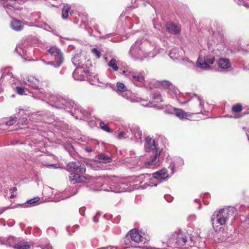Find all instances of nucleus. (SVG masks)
Segmentation results:
<instances>
[{
	"label": "nucleus",
	"mask_w": 249,
	"mask_h": 249,
	"mask_svg": "<svg viewBox=\"0 0 249 249\" xmlns=\"http://www.w3.org/2000/svg\"><path fill=\"white\" fill-rule=\"evenodd\" d=\"M47 52L54 58L55 62V68L60 67L63 61L62 53L60 49L56 46H52L47 50Z\"/></svg>",
	"instance_id": "11"
},
{
	"label": "nucleus",
	"mask_w": 249,
	"mask_h": 249,
	"mask_svg": "<svg viewBox=\"0 0 249 249\" xmlns=\"http://www.w3.org/2000/svg\"><path fill=\"white\" fill-rule=\"evenodd\" d=\"M169 113L170 114H175L176 116L180 120L187 119L188 117H191L192 114L189 112H186L181 109L170 107H169Z\"/></svg>",
	"instance_id": "15"
},
{
	"label": "nucleus",
	"mask_w": 249,
	"mask_h": 249,
	"mask_svg": "<svg viewBox=\"0 0 249 249\" xmlns=\"http://www.w3.org/2000/svg\"><path fill=\"white\" fill-rule=\"evenodd\" d=\"M85 150L88 152V153H90V152H91L92 151H93V149L92 147H86L85 148Z\"/></svg>",
	"instance_id": "54"
},
{
	"label": "nucleus",
	"mask_w": 249,
	"mask_h": 249,
	"mask_svg": "<svg viewBox=\"0 0 249 249\" xmlns=\"http://www.w3.org/2000/svg\"><path fill=\"white\" fill-rule=\"evenodd\" d=\"M122 74L125 77L129 78L133 83L139 82L142 83L144 81V73L140 72L139 73L124 71Z\"/></svg>",
	"instance_id": "13"
},
{
	"label": "nucleus",
	"mask_w": 249,
	"mask_h": 249,
	"mask_svg": "<svg viewBox=\"0 0 249 249\" xmlns=\"http://www.w3.org/2000/svg\"><path fill=\"white\" fill-rule=\"evenodd\" d=\"M68 166L74 171L80 173H84L86 171V167L84 163L80 161H72L69 163Z\"/></svg>",
	"instance_id": "21"
},
{
	"label": "nucleus",
	"mask_w": 249,
	"mask_h": 249,
	"mask_svg": "<svg viewBox=\"0 0 249 249\" xmlns=\"http://www.w3.org/2000/svg\"><path fill=\"white\" fill-rule=\"evenodd\" d=\"M28 90L24 87H16V91L18 94L20 95L27 94L26 92Z\"/></svg>",
	"instance_id": "36"
},
{
	"label": "nucleus",
	"mask_w": 249,
	"mask_h": 249,
	"mask_svg": "<svg viewBox=\"0 0 249 249\" xmlns=\"http://www.w3.org/2000/svg\"><path fill=\"white\" fill-rule=\"evenodd\" d=\"M132 135L137 142L141 143L142 142V131L139 126L133 125L130 128Z\"/></svg>",
	"instance_id": "22"
},
{
	"label": "nucleus",
	"mask_w": 249,
	"mask_h": 249,
	"mask_svg": "<svg viewBox=\"0 0 249 249\" xmlns=\"http://www.w3.org/2000/svg\"><path fill=\"white\" fill-rule=\"evenodd\" d=\"M100 215L99 213H97L95 216L93 217V220L95 223H97L98 222V217Z\"/></svg>",
	"instance_id": "50"
},
{
	"label": "nucleus",
	"mask_w": 249,
	"mask_h": 249,
	"mask_svg": "<svg viewBox=\"0 0 249 249\" xmlns=\"http://www.w3.org/2000/svg\"><path fill=\"white\" fill-rule=\"evenodd\" d=\"M24 25H27L30 26H34L32 23H29L28 22H22L21 20L16 19L15 18H13L10 22V26L11 28L16 31H21L24 27Z\"/></svg>",
	"instance_id": "17"
},
{
	"label": "nucleus",
	"mask_w": 249,
	"mask_h": 249,
	"mask_svg": "<svg viewBox=\"0 0 249 249\" xmlns=\"http://www.w3.org/2000/svg\"><path fill=\"white\" fill-rule=\"evenodd\" d=\"M10 190L16 192L17 190V187H14L10 189Z\"/></svg>",
	"instance_id": "60"
},
{
	"label": "nucleus",
	"mask_w": 249,
	"mask_h": 249,
	"mask_svg": "<svg viewBox=\"0 0 249 249\" xmlns=\"http://www.w3.org/2000/svg\"><path fill=\"white\" fill-rule=\"evenodd\" d=\"M246 133L247 136L248 137V139L249 141V131H247Z\"/></svg>",
	"instance_id": "63"
},
{
	"label": "nucleus",
	"mask_w": 249,
	"mask_h": 249,
	"mask_svg": "<svg viewBox=\"0 0 249 249\" xmlns=\"http://www.w3.org/2000/svg\"><path fill=\"white\" fill-rule=\"evenodd\" d=\"M13 247L15 249H30L31 245L27 242L22 241L15 244Z\"/></svg>",
	"instance_id": "31"
},
{
	"label": "nucleus",
	"mask_w": 249,
	"mask_h": 249,
	"mask_svg": "<svg viewBox=\"0 0 249 249\" xmlns=\"http://www.w3.org/2000/svg\"><path fill=\"white\" fill-rule=\"evenodd\" d=\"M236 209L231 206L214 212L211 217L213 227L215 224H219L220 225H226L228 220L230 218L233 219L236 216Z\"/></svg>",
	"instance_id": "3"
},
{
	"label": "nucleus",
	"mask_w": 249,
	"mask_h": 249,
	"mask_svg": "<svg viewBox=\"0 0 249 249\" xmlns=\"http://www.w3.org/2000/svg\"><path fill=\"white\" fill-rule=\"evenodd\" d=\"M116 87L118 92L122 93V96L123 97L126 98V93H123L124 91L127 90V88L125 86V85L123 83L118 82L116 83Z\"/></svg>",
	"instance_id": "32"
},
{
	"label": "nucleus",
	"mask_w": 249,
	"mask_h": 249,
	"mask_svg": "<svg viewBox=\"0 0 249 249\" xmlns=\"http://www.w3.org/2000/svg\"><path fill=\"white\" fill-rule=\"evenodd\" d=\"M66 198V197H63V196H61L59 199L55 200V201H59L60 200L64 199Z\"/></svg>",
	"instance_id": "59"
},
{
	"label": "nucleus",
	"mask_w": 249,
	"mask_h": 249,
	"mask_svg": "<svg viewBox=\"0 0 249 249\" xmlns=\"http://www.w3.org/2000/svg\"><path fill=\"white\" fill-rule=\"evenodd\" d=\"M70 7L68 6H65L62 11V17L63 18H67L69 16V12Z\"/></svg>",
	"instance_id": "35"
},
{
	"label": "nucleus",
	"mask_w": 249,
	"mask_h": 249,
	"mask_svg": "<svg viewBox=\"0 0 249 249\" xmlns=\"http://www.w3.org/2000/svg\"><path fill=\"white\" fill-rule=\"evenodd\" d=\"M128 235L131 241L135 243L144 244L149 240V237L144 233L136 229L131 230Z\"/></svg>",
	"instance_id": "10"
},
{
	"label": "nucleus",
	"mask_w": 249,
	"mask_h": 249,
	"mask_svg": "<svg viewBox=\"0 0 249 249\" xmlns=\"http://www.w3.org/2000/svg\"><path fill=\"white\" fill-rule=\"evenodd\" d=\"M159 86H161L163 89H168V92L171 94L175 95L177 94L178 89L171 83L168 81L164 80L159 82Z\"/></svg>",
	"instance_id": "19"
},
{
	"label": "nucleus",
	"mask_w": 249,
	"mask_h": 249,
	"mask_svg": "<svg viewBox=\"0 0 249 249\" xmlns=\"http://www.w3.org/2000/svg\"><path fill=\"white\" fill-rule=\"evenodd\" d=\"M160 153L161 150L160 149H156V150L151 152L149 158L143 162L142 160L144 157H140V161L138 162V164L140 166L145 168H150L153 166L159 165Z\"/></svg>",
	"instance_id": "6"
},
{
	"label": "nucleus",
	"mask_w": 249,
	"mask_h": 249,
	"mask_svg": "<svg viewBox=\"0 0 249 249\" xmlns=\"http://www.w3.org/2000/svg\"><path fill=\"white\" fill-rule=\"evenodd\" d=\"M41 61L46 65H50L53 66L55 68V60L54 61H48L46 62L44 59H42Z\"/></svg>",
	"instance_id": "46"
},
{
	"label": "nucleus",
	"mask_w": 249,
	"mask_h": 249,
	"mask_svg": "<svg viewBox=\"0 0 249 249\" xmlns=\"http://www.w3.org/2000/svg\"><path fill=\"white\" fill-rule=\"evenodd\" d=\"M245 114H249V108L247 109L246 111H245L244 113Z\"/></svg>",
	"instance_id": "64"
},
{
	"label": "nucleus",
	"mask_w": 249,
	"mask_h": 249,
	"mask_svg": "<svg viewBox=\"0 0 249 249\" xmlns=\"http://www.w3.org/2000/svg\"><path fill=\"white\" fill-rule=\"evenodd\" d=\"M240 2H243V4L244 5L248 7L249 5L247 4V3L245 2V1H243V0H239Z\"/></svg>",
	"instance_id": "58"
},
{
	"label": "nucleus",
	"mask_w": 249,
	"mask_h": 249,
	"mask_svg": "<svg viewBox=\"0 0 249 249\" xmlns=\"http://www.w3.org/2000/svg\"><path fill=\"white\" fill-rule=\"evenodd\" d=\"M41 28L46 31H50L53 33V34H55L54 33L55 31L52 29V27L50 26L47 25V24H44V26H42Z\"/></svg>",
	"instance_id": "44"
},
{
	"label": "nucleus",
	"mask_w": 249,
	"mask_h": 249,
	"mask_svg": "<svg viewBox=\"0 0 249 249\" xmlns=\"http://www.w3.org/2000/svg\"><path fill=\"white\" fill-rule=\"evenodd\" d=\"M16 239L15 237L10 236L7 238H4L3 239L2 244L8 245L9 246H13L15 243Z\"/></svg>",
	"instance_id": "34"
},
{
	"label": "nucleus",
	"mask_w": 249,
	"mask_h": 249,
	"mask_svg": "<svg viewBox=\"0 0 249 249\" xmlns=\"http://www.w3.org/2000/svg\"><path fill=\"white\" fill-rule=\"evenodd\" d=\"M23 81L25 85L35 89H39L41 84L39 80L33 76H26L23 77Z\"/></svg>",
	"instance_id": "14"
},
{
	"label": "nucleus",
	"mask_w": 249,
	"mask_h": 249,
	"mask_svg": "<svg viewBox=\"0 0 249 249\" xmlns=\"http://www.w3.org/2000/svg\"><path fill=\"white\" fill-rule=\"evenodd\" d=\"M129 137L128 132H124V131H121L119 133L118 135V138L119 139H122L123 138H126Z\"/></svg>",
	"instance_id": "39"
},
{
	"label": "nucleus",
	"mask_w": 249,
	"mask_h": 249,
	"mask_svg": "<svg viewBox=\"0 0 249 249\" xmlns=\"http://www.w3.org/2000/svg\"><path fill=\"white\" fill-rule=\"evenodd\" d=\"M117 61L114 58H112L108 63V66L112 68V69L115 71H118L119 70V67L117 65Z\"/></svg>",
	"instance_id": "33"
},
{
	"label": "nucleus",
	"mask_w": 249,
	"mask_h": 249,
	"mask_svg": "<svg viewBox=\"0 0 249 249\" xmlns=\"http://www.w3.org/2000/svg\"><path fill=\"white\" fill-rule=\"evenodd\" d=\"M89 71L85 69V67L76 68L72 73V77L75 80H84Z\"/></svg>",
	"instance_id": "16"
},
{
	"label": "nucleus",
	"mask_w": 249,
	"mask_h": 249,
	"mask_svg": "<svg viewBox=\"0 0 249 249\" xmlns=\"http://www.w3.org/2000/svg\"><path fill=\"white\" fill-rule=\"evenodd\" d=\"M184 51L180 48H174L169 53V55L173 60H181L182 63L188 67H195V63L184 56Z\"/></svg>",
	"instance_id": "7"
},
{
	"label": "nucleus",
	"mask_w": 249,
	"mask_h": 249,
	"mask_svg": "<svg viewBox=\"0 0 249 249\" xmlns=\"http://www.w3.org/2000/svg\"><path fill=\"white\" fill-rule=\"evenodd\" d=\"M219 51L217 50L211 49L209 47V51L202 50L200 52L199 57L196 62V66L202 69H208L211 65L213 64L215 61V57L219 54Z\"/></svg>",
	"instance_id": "4"
},
{
	"label": "nucleus",
	"mask_w": 249,
	"mask_h": 249,
	"mask_svg": "<svg viewBox=\"0 0 249 249\" xmlns=\"http://www.w3.org/2000/svg\"><path fill=\"white\" fill-rule=\"evenodd\" d=\"M184 165L183 160L181 158H178L175 161H171L168 168L171 170V175H173L176 171L175 170V166L179 167Z\"/></svg>",
	"instance_id": "25"
},
{
	"label": "nucleus",
	"mask_w": 249,
	"mask_h": 249,
	"mask_svg": "<svg viewBox=\"0 0 249 249\" xmlns=\"http://www.w3.org/2000/svg\"><path fill=\"white\" fill-rule=\"evenodd\" d=\"M140 34L143 36L142 38H140L138 40H140V44L145 52L147 57H154L159 51L153 37H149L148 38L147 34L144 32H140Z\"/></svg>",
	"instance_id": "5"
},
{
	"label": "nucleus",
	"mask_w": 249,
	"mask_h": 249,
	"mask_svg": "<svg viewBox=\"0 0 249 249\" xmlns=\"http://www.w3.org/2000/svg\"><path fill=\"white\" fill-rule=\"evenodd\" d=\"M129 53L135 59L142 60L147 58L145 52L140 44V40H137L130 48Z\"/></svg>",
	"instance_id": "9"
},
{
	"label": "nucleus",
	"mask_w": 249,
	"mask_h": 249,
	"mask_svg": "<svg viewBox=\"0 0 249 249\" xmlns=\"http://www.w3.org/2000/svg\"><path fill=\"white\" fill-rule=\"evenodd\" d=\"M144 147L146 150L151 152L156 150V149H160L157 147V144L156 143L155 140L149 136L146 138Z\"/></svg>",
	"instance_id": "20"
},
{
	"label": "nucleus",
	"mask_w": 249,
	"mask_h": 249,
	"mask_svg": "<svg viewBox=\"0 0 249 249\" xmlns=\"http://www.w3.org/2000/svg\"><path fill=\"white\" fill-rule=\"evenodd\" d=\"M46 167H55V166L54 164H48V165H46Z\"/></svg>",
	"instance_id": "61"
},
{
	"label": "nucleus",
	"mask_w": 249,
	"mask_h": 249,
	"mask_svg": "<svg viewBox=\"0 0 249 249\" xmlns=\"http://www.w3.org/2000/svg\"><path fill=\"white\" fill-rule=\"evenodd\" d=\"M67 249H75V246L73 243L68 245L67 247Z\"/></svg>",
	"instance_id": "51"
},
{
	"label": "nucleus",
	"mask_w": 249,
	"mask_h": 249,
	"mask_svg": "<svg viewBox=\"0 0 249 249\" xmlns=\"http://www.w3.org/2000/svg\"><path fill=\"white\" fill-rule=\"evenodd\" d=\"M127 186L126 183L116 181H112V183L108 186L107 183L102 185L100 188H94L93 191H111L115 193H119L125 190V186Z\"/></svg>",
	"instance_id": "8"
},
{
	"label": "nucleus",
	"mask_w": 249,
	"mask_h": 249,
	"mask_svg": "<svg viewBox=\"0 0 249 249\" xmlns=\"http://www.w3.org/2000/svg\"><path fill=\"white\" fill-rule=\"evenodd\" d=\"M76 119L89 121L90 119L91 114L88 111L83 109L79 104L76 105L71 114Z\"/></svg>",
	"instance_id": "12"
},
{
	"label": "nucleus",
	"mask_w": 249,
	"mask_h": 249,
	"mask_svg": "<svg viewBox=\"0 0 249 249\" xmlns=\"http://www.w3.org/2000/svg\"><path fill=\"white\" fill-rule=\"evenodd\" d=\"M76 227H77V226H73L72 227H71L70 226H68L67 227L66 230H67V231L69 235L71 234V231H72V232H74L75 231V229ZM77 227H78V226H77Z\"/></svg>",
	"instance_id": "45"
},
{
	"label": "nucleus",
	"mask_w": 249,
	"mask_h": 249,
	"mask_svg": "<svg viewBox=\"0 0 249 249\" xmlns=\"http://www.w3.org/2000/svg\"><path fill=\"white\" fill-rule=\"evenodd\" d=\"M196 219V215L195 214H191L188 217V220L189 221H194Z\"/></svg>",
	"instance_id": "47"
},
{
	"label": "nucleus",
	"mask_w": 249,
	"mask_h": 249,
	"mask_svg": "<svg viewBox=\"0 0 249 249\" xmlns=\"http://www.w3.org/2000/svg\"><path fill=\"white\" fill-rule=\"evenodd\" d=\"M17 118L16 117L12 116L8 121L5 122V124L9 126L12 125L17 122Z\"/></svg>",
	"instance_id": "38"
},
{
	"label": "nucleus",
	"mask_w": 249,
	"mask_h": 249,
	"mask_svg": "<svg viewBox=\"0 0 249 249\" xmlns=\"http://www.w3.org/2000/svg\"><path fill=\"white\" fill-rule=\"evenodd\" d=\"M113 35V34H108L106 35L105 36H100L99 37L100 38H102V39H106L109 37L112 36Z\"/></svg>",
	"instance_id": "49"
},
{
	"label": "nucleus",
	"mask_w": 249,
	"mask_h": 249,
	"mask_svg": "<svg viewBox=\"0 0 249 249\" xmlns=\"http://www.w3.org/2000/svg\"><path fill=\"white\" fill-rule=\"evenodd\" d=\"M124 244H125V245H129V244H128V242H129V239H128V238H124Z\"/></svg>",
	"instance_id": "56"
},
{
	"label": "nucleus",
	"mask_w": 249,
	"mask_h": 249,
	"mask_svg": "<svg viewBox=\"0 0 249 249\" xmlns=\"http://www.w3.org/2000/svg\"><path fill=\"white\" fill-rule=\"evenodd\" d=\"M166 28L169 33L174 35L178 34L181 31L180 26L173 22L166 23Z\"/></svg>",
	"instance_id": "24"
},
{
	"label": "nucleus",
	"mask_w": 249,
	"mask_h": 249,
	"mask_svg": "<svg viewBox=\"0 0 249 249\" xmlns=\"http://www.w3.org/2000/svg\"><path fill=\"white\" fill-rule=\"evenodd\" d=\"M97 161L95 160L90 163L91 168H92L95 170H98L99 169H100V167L97 165L98 163L97 162Z\"/></svg>",
	"instance_id": "41"
},
{
	"label": "nucleus",
	"mask_w": 249,
	"mask_h": 249,
	"mask_svg": "<svg viewBox=\"0 0 249 249\" xmlns=\"http://www.w3.org/2000/svg\"><path fill=\"white\" fill-rule=\"evenodd\" d=\"M84 59L83 57H81V53H79L74 55L72 58V62L76 68L84 67V64L83 63Z\"/></svg>",
	"instance_id": "26"
},
{
	"label": "nucleus",
	"mask_w": 249,
	"mask_h": 249,
	"mask_svg": "<svg viewBox=\"0 0 249 249\" xmlns=\"http://www.w3.org/2000/svg\"><path fill=\"white\" fill-rule=\"evenodd\" d=\"M150 96L152 101L153 102L159 103L163 101L162 96L158 91H152Z\"/></svg>",
	"instance_id": "30"
},
{
	"label": "nucleus",
	"mask_w": 249,
	"mask_h": 249,
	"mask_svg": "<svg viewBox=\"0 0 249 249\" xmlns=\"http://www.w3.org/2000/svg\"><path fill=\"white\" fill-rule=\"evenodd\" d=\"M69 179L71 183L74 184L80 182H86L87 178L85 177L80 176L77 173H72L69 175Z\"/></svg>",
	"instance_id": "23"
},
{
	"label": "nucleus",
	"mask_w": 249,
	"mask_h": 249,
	"mask_svg": "<svg viewBox=\"0 0 249 249\" xmlns=\"http://www.w3.org/2000/svg\"><path fill=\"white\" fill-rule=\"evenodd\" d=\"M242 109V106L240 104H237L233 106L232 107V111L235 112H240Z\"/></svg>",
	"instance_id": "40"
},
{
	"label": "nucleus",
	"mask_w": 249,
	"mask_h": 249,
	"mask_svg": "<svg viewBox=\"0 0 249 249\" xmlns=\"http://www.w3.org/2000/svg\"><path fill=\"white\" fill-rule=\"evenodd\" d=\"M39 200V197H36L30 199L27 201V203L28 204L33 205Z\"/></svg>",
	"instance_id": "43"
},
{
	"label": "nucleus",
	"mask_w": 249,
	"mask_h": 249,
	"mask_svg": "<svg viewBox=\"0 0 249 249\" xmlns=\"http://www.w3.org/2000/svg\"><path fill=\"white\" fill-rule=\"evenodd\" d=\"M16 51L22 58L26 59L27 51L24 43H19L16 48Z\"/></svg>",
	"instance_id": "28"
},
{
	"label": "nucleus",
	"mask_w": 249,
	"mask_h": 249,
	"mask_svg": "<svg viewBox=\"0 0 249 249\" xmlns=\"http://www.w3.org/2000/svg\"><path fill=\"white\" fill-rule=\"evenodd\" d=\"M33 97L35 99L46 102L56 108L64 109L71 114L73 112L77 105L73 100L68 98H63L49 92H45L43 90L33 94Z\"/></svg>",
	"instance_id": "1"
},
{
	"label": "nucleus",
	"mask_w": 249,
	"mask_h": 249,
	"mask_svg": "<svg viewBox=\"0 0 249 249\" xmlns=\"http://www.w3.org/2000/svg\"><path fill=\"white\" fill-rule=\"evenodd\" d=\"M95 160L98 161L100 163H108L112 161L110 157L104 153L99 154L95 156Z\"/></svg>",
	"instance_id": "27"
},
{
	"label": "nucleus",
	"mask_w": 249,
	"mask_h": 249,
	"mask_svg": "<svg viewBox=\"0 0 249 249\" xmlns=\"http://www.w3.org/2000/svg\"><path fill=\"white\" fill-rule=\"evenodd\" d=\"M94 29H95L97 32H98L100 35H101V32H100V31L99 30V28H98V27L97 26L94 27Z\"/></svg>",
	"instance_id": "57"
},
{
	"label": "nucleus",
	"mask_w": 249,
	"mask_h": 249,
	"mask_svg": "<svg viewBox=\"0 0 249 249\" xmlns=\"http://www.w3.org/2000/svg\"><path fill=\"white\" fill-rule=\"evenodd\" d=\"M5 211V209L4 208H1L0 209V214H1L2 213H3Z\"/></svg>",
	"instance_id": "62"
},
{
	"label": "nucleus",
	"mask_w": 249,
	"mask_h": 249,
	"mask_svg": "<svg viewBox=\"0 0 249 249\" xmlns=\"http://www.w3.org/2000/svg\"><path fill=\"white\" fill-rule=\"evenodd\" d=\"M20 122L23 125L26 124L27 123V119L23 117L21 119Z\"/></svg>",
	"instance_id": "52"
},
{
	"label": "nucleus",
	"mask_w": 249,
	"mask_h": 249,
	"mask_svg": "<svg viewBox=\"0 0 249 249\" xmlns=\"http://www.w3.org/2000/svg\"><path fill=\"white\" fill-rule=\"evenodd\" d=\"M100 126L102 130H103L106 132H111V130H110L109 127L108 126V125L103 121H101L100 122Z\"/></svg>",
	"instance_id": "37"
},
{
	"label": "nucleus",
	"mask_w": 249,
	"mask_h": 249,
	"mask_svg": "<svg viewBox=\"0 0 249 249\" xmlns=\"http://www.w3.org/2000/svg\"><path fill=\"white\" fill-rule=\"evenodd\" d=\"M52 247L50 245V243H47L44 245L43 249H52Z\"/></svg>",
	"instance_id": "53"
},
{
	"label": "nucleus",
	"mask_w": 249,
	"mask_h": 249,
	"mask_svg": "<svg viewBox=\"0 0 249 249\" xmlns=\"http://www.w3.org/2000/svg\"><path fill=\"white\" fill-rule=\"evenodd\" d=\"M106 249H118L115 246H108L107 247ZM124 249H133L132 248H130L129 246H127L124 248Z\"/></svg>",
	"instance_id": "48"
},
{
	"label": "nucleus",
	"mask_w": 249,
	"mask_h": 249,
	"mask_svg": "<svg viewBox=\"0 0 249 249\" xmlns=\"http://www.w3.org/2000/svg\"><path fill=\"white\" fill-rule=\"evenodd\" d=\"M132 20L133 22H135L136 24H138L139 23L138 18L136 17H134Z\"/></svg>",
	"instance_id": "55"
},
{
	"label": "nucleus",
	"mask_w": 249,
	"mask_h": 249,
	"mask_svg": "<svg viewBox=\"0 0 249 249\" xmlns=\"http://www.w3.org/2000/svg\"><path fill=\"white\" fill-rule=\"evenodd\" d=\"M218 66L223 69H227L231 68V63L230 60L227 58H221L218 62Z\"/></svg>",
	"instance_id": "29"
},
{
	"label": "nucleus",
	"mask_w": 249,
	"mask_h": 249,
	"mask_svg": "<svg viewBox=\"0 0 249 249\" xmlns=\"http://www.w3.org/2000/svg\"><path fill=\"white\" fill-rule=\"evenodd\" d=\"M169 178L167 170L163 168L152 174H142L137 178V180L140 183L145 181V183L141 186L142 189H145L148 186H156L158 184L167 180Z\"/></svg>",
	"instance_id": "2"
},
{
	"label": "nucleus",
	"mask_w": 249,
	"mask_h": 249,
	"mask_svg": "<svg viewBox=\"0 0 249 249\" xmlns=\"http://www.w3.org/2000/svg\"><path fill=\"white\" fill-rule=\"evenodd\" d=\"M91 52L96 57V58H100L101 53L100 51L98 50L96 48H93L91 50Z\"/></svg>",
	"instance_id": "42"
},
{
	"label": "nucleus",
	"mask_w": 249,
	"mask_h": 249,
	"mask_svg": "<svg viewBox=\"0 0 249 249\" xmlns=\"http://www.w3.org/2000/svg\"><path fill=\"white\" fill-rule=\"evenodd\" d=\"M197 107L196 109H194L196 111H200L199 112L201 114H205L207 112L204 110V101L197 95L194 94L193 96L191 99Z\"/></svg>",
	"instance_id": "18"
}]
</instances>
